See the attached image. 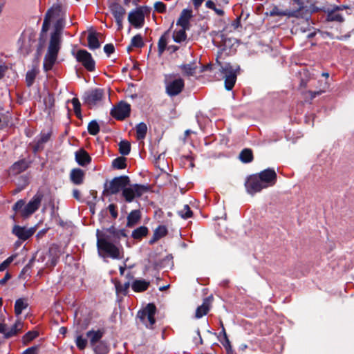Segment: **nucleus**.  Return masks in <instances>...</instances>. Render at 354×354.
<instances>
[{"label": "nucleus", "mask_w": 354, "mask_h": 354, "mask_svg": "<svg viewBox=\"0 0 354 354\" xmlns=\"http://www.w3.org/2000/svg\"><path fill=\"white\" fill-rule=\"evenodd\" d=\"M97 248L99 252H104L109 257L114 259H121L120 248L112 241L111 236L106 232L97 230Z\"/></svg>", "instance_id": "f257e3e1"}, {"label": "nucleus", "mask_w": 354, "mask_h": 354, "mask_svg": "<svg viewBox=\"0 0 354 354\" xmlns=\"http://www.w3.org/2000/svg\"><path fill=\"white\" fill-rule=\"evenodd\" d=\"M60 37H57V34H51L47 53L43 63V68L46 72L50 71L57 61L60 49Z\"/></svg>", "instance_id": "f03ea898"}, {"label": "nucleus", "mask_w": 354, "mask_h": 354, "mask_svg": "<svg viewBox=\"0 0 354 354\" xmlns=\"http://www.w3.org/2000/svg\"><path fill=\"white\" fill-rule=\"evenodd\" d=\"M216 62L221 66L220 71L223 74L224 85L227 91H231L236 82L237 74L240 71V66L237 64L232 65L226 63L224 66L216 59Z\"/></svg>", "instance_id": "7ed1b4c3"}, {"label": "nucleus", "mask_w": 354, "mask_h": 354, "mask_svg": "<svg viewBox=\"0 0 354 354\" xmlns=\"http://www.w3.org/2000/svg\"><path fill=\"white\" fill-rule=\"evenodd\" d=\"M130 178L128 176H120L113 178L109 183H105L103 196H111L117 194L120 192H122L125 187L130 185Z\"/></svg>", "instance_id": "20e7f679"}, {"label": "nucleus", "mask_w": 354, "mask_h": 354, "mask_svg": "<svg viewBox=\"0 0 354 354\" xmlns=\"http://www.w3.org/2000/svg\"><path fill=\"white\" fill-rule=\"evenodd\" d=\"M129 186V187H125L122 192V196L127 203H131L135 198L142 196L150 189L149 185H148L133 184Z\"/></svg>", "instance_id": "39448f33"}, {"label": "nucleus", "mask_w": 354, "mask_h": 354, "mask_svg": "<svg viewBox=\"0 0 354 354\" xmlns=\"http://www.w3.org/2000/svg\"><path fill=\"white\" fill-rule=\"evenodd\" d=\"M174 74L167 75L165 78V91L170 97L179 95L185 88V81L183 78L178 77L174 80H168V77H175Z\"/></svg>", "instance_id": "423d86ee"}, {"label": "nucleus", "mask_w": 354, "mask_h": 354, "mask_svg": "<svg viewBox=\"0 0 354 354\" xmlns=\"http://www.w3.org/2000/svg\"><path fill=\"white\" fill-rule=\"evenodd\" d=\"M156 305L153 303H149L142 310L138 311L137 317L147 328H152L153 325L156 323Z\"/></svg>", "instance_id": "0eeeda50"}, {"label": "nucleus", "mask_w": 354, "mask_h": 354, "mask_svg": "<svg viewBox=\"0 0 354 354\" xmlns=\"http://www.w3.org/2000/svg\"><path fill=\"white\" fill-rule=\"evenodd\" d=\"M43 198L44 195L41 192H37L34 195L21 210V217L26 218L35 213L39 208Z\"/></svg>", "instance_id": "6e6552de"}, {"label": "nucleus", "mask_w": 354, "mask_h": 354, "mask_svg": "<svg viewBox=\"0 0 354 354\" xmlns=\"http://www.w3.org/2000/svg\"><path fill=\"white\" fill-rule=\"evenodd\" d=\"M130 113L131 105L124 101L118 102L110 111V115L118 120H124Z\"/></svg>", "instance_id": "1a4fd4ad"}, {"label": "nucleus", "mask_w": 354, "mask_h": 354, "mask_svg": "<svg viewBox=\"0 0 354 354\" xmlns=\"http://www.w3.org/2000/svg\"><path fill=\"white\" fill-rule=\"evenodd\" d=\"M75 58L88 71L92 72L95 71V62L91 54L87 50L84 49L78 50L76 53Z\"/></svg>", "instance_id": "9d476101"}, {"label": "nucleus", "mask_w": 354, "mask_h": 354, "mask_svg": "<svg viewBox=\"0 0 354 354\" xmlns=\"http://www.w3.org/2000/svg\"><path fill=\"white\" fill-rule=\"evenodd\" d=\"M82 98L84 102L87 105L90 106H95L104 98V91L102 88H96L85 92Z\"/></svg>", "instance_id": "9b49d317"}, {"label": "nucleus", "mask_w": 354, "mask_h": 354, "mask_svg": "<svg viewBox=\"0 0 354 354\" xmlns=\"http://www.w3.org/2000/svg\"><path fill=\"white\" fill-rule=\"evenodd\" d=\"M245 187L247 192L250 195H254L266 189V186L263 185L257 174L250 175L247 178Z\"/></svg>", "instance_id": "f8f14e48"}, {"label": "nucleus", "mask_w": 354, "mask_h": 354, "mask_svg": "<svg viewBox=\"0 0 354 354\" xmlns=\"http://www.w3.org/2000/svg\"><path fill=\"white\" fill-rule=\"evenodd\" d=\"M298 11H292V10L290 9H282L280 8L278 6L274 4H271L266 8V12H265L266 16L270 17H287L288 18L290 17H297Z\"/></svg>", "instance_id": "ddd939ff"}, {"label": "nucleus", "mask_w": 354, "mask_h": 354, "mask_svg": "<svg viewBox=\"0 0 354 354\" xmlns=\"http://www.w3.org/2000/svg\"><path fill=\"white\" fill-rule=\"evenodd\" d=\"M266 188L274 185L277 180V175L274 169L268 168L257 174Z\"/></svg>", "instance_id": "4468645a"}, {"label": "nucleus", "mask_w": 354, "mask_h": 354, "mask_svg": "<svg viewBox=\"0 0 354 354\" xmlns=\"http://www.w3.org/2000/svg\"><path fill=\"white\" fill-rule=\"evenodd\" d=\"M128 21L134 28H142L145 23V15L142 8L131 11L128 15Z\"/></svg>", "instance_id": "2eb2a0df"}, {"label": "nucleus", "mask_w": 354, "mask_h": 354, "mask_svg": "<svg viewBox=\"0 0 354 354\" xmlns=\"http://www.w3.org/2000/svg\"><path fill=\"white\" fill-rule=\"evenodd\" d=\"M61 7L59 5L53 6L47 10L41 27L42 32H46L48 31L50 25V19L55 17H59Z\"/></svg>", "instance_id": "dca6fc26"}, {"label": "nucleus", "mask_w": 354, "mask_h": 354, "mask_svg": "<svg viewBox=\"0 0 354 354\" xmlns=\"http://www.w3.org/2000/svg\"><path fill=\"white\" fill-rule=\"evenodd\" d=\"M35 227L26 228V227L15 225L12 228V232L19 239L25 241L35 234Z\"/></svg>", "instance_id": "f3484780"}, {"label": "nucleus", "mask_w": 354, "mask_h": 354, "mask_svg": "<svg viewBox=\"0 0 354 354\" xmlns=\"http://www.w3.org/2000/svg\"><path fill=\"white\" fill-rule=\"evenodd\" d=\"M31 162L25 158L21 159L14 162L9 169L10 174L17 175L26 171L30 165Z\"/></svg>", "instance_id": "a211bd4d"}, {"label": "nucleus", "mask_w": 354, "mask_h": 354, "mask_svg": "<svg viewBox=\"0 0 354 354\" xmlns=\"http://www.w3.org/2000/svg\"><path fill=\"white\" fill-rule=\"evenodd\" d=\"M75 160L80 166L84 167L91 162V157L84 149H80L75 152Z\"/></svg>", "instance_id": "6ab92c4d"}, {"label": "nucleus", "mask_w": 354, "mask_h": 354, "mask_svg": "<svg viewBox=\"0 0 354 354\" xmlns=\"http://www.w3.org/2000/svg\"><path fill=\"white\" fill-rule=\"evenodd\" d=\"M105 334L104 328H99L97 330H90L86 333V337L89 339L91 346H94L95 344L101 342V339Z\"/></svg>", "instance_id": "aec40b11"}, {"label": "nucleus", "mask_w": 354, "mask_h": 354, "mask_svg": "<svg viewBox=\"0 0 354 354\" xmlns=\"http://www.w3.org/2000/svg\"><path fill=\"white\" fill-rule=\"evenodd\" d=\"M106 233H109L111 236V241L115 243H120L122 237H127V235L125 230H117L113 225L105 230Z\"/></svg>", "instance_id": "412c9836"}, {"label": "nucleus", "mask_w": 354, "mask_h": 354, "mask_svg": "<svg viewBox=\"0 0 354 354\" xmlns=\"http://www.w3.org/2000/svg\"><path fill=\"white\" fill-rule=\"evenodd\" d=\"M109 10L115 20L124 19L126 10L118 3L113 2L109 5Z\"/></svg>", "instance_id": "4be33fe9"}, {"label": "nucleus", "mask_w": 354, "mask_h": 354, "mask_svg": "<svg viewBox=\"0 0 354 354\" xmlns=\"http://www.w3.org/2000/svg\"><path fill=\"white\" fill-rule=\"evenodd\" d=\"M192 17V10L183 9L180 13V17L177 20L176 25L181 28H189V20Z\"/></svg>", "instance_id": "5701e85b"}, {"label": "nucleus", "mask_w": 354, "mask_h": 354, "mask_svg": "<svg viewBox=\"0 0 354 354\" xmlns=\"http://www.w3.org/2000/svg\"><path fill=\"white\" fill-rule=\"evenodd\" d=\"M326 8V7H318L315 5V3H310L309 7L307 6L304 8V12L301 13V16H299V18L303 19H310L311 17V15L313 13L318 12L320 11H323L325 12Z\"/></svg>", "instance_id": "b1692460"}, {"label": "nucleus", "mask_w": 354, "mask_h": 354, "mask_svg": "<svg viewBox=\"0 0 354 354\" xmlns=\"http://www.w3.org/2000/svg\"><path fill=\"white\" fill-rule=\"evenodd\" d=\"M85 176L84 171L80 168H74L71 169L70 173V180L74 184L77 185H82L84 183Z\"/></svg>", "instance_id": "393cba45"}, {"label": "nucleus", "mask_w": 354, "mask_h": 354, "mask_svg": "<svg viewBox=\"0 0 354 354\" xmlns=\"http://www.w3.org/2000/svg\"><path fill=\"white\" fill-rule=\"evenodd\" d=\"M342 10L340 6H336L332 9L326 8L325 12H327V20L329 21L342 22L344 18L337 11Z\"/></svg>", "instance_id": "a878e982"}, {"label": "nucleus", "mask_w": 354, "mask_h": 354, "mask_svg": "<svg viewBox=\"0 0 354 354\" xmlns=\"http://www.w3.org/2000/svg\"><path fill=\"white\" fill-rule=\"evenodd\" d=\"M168 233V230L165 225H158L153 231L151 239L149 241V245H153L161 238L165 236Z\"/></svg>", "instance_id": "bb28decb"}, {"label": "nucleus", "mask_w": 354, "mask_h": 354, "mask_svg": "<svg viewBox=\"0 0 354 354\" xmlns=\"http://www.w3.org/2000/svg\"><path fill=\"white\" fill-rule=\"evenodd\" d=\"M127 227H134L141 219V212L139 209L132 210L127 216Z\"/></svg>", "instance_id": "cd10ccee"}, {"label": "nucleus", "mask_w": 354, "mask_h": 354, "mask_svg": "<svg viewBox=\"0 0 354 354\" xmlns=\"http://www.w3.org/2000/svg\"><path fill=\"white\" fill-rule=\"evenodd\" d=\"M170 30H166L160 37L158 42V55L161 56L167 48V41L169 37Z\"/></svg>", "instance_id": "c85d7f7f"}, {"label": "nucleus", "mask_w": 354, "mask_h": 354, "mask_svg": "<svg viewBox=\"0 0 354 354\" xmlns=\"http://www.w3.org/2000/svg\"><path fill=\"white\" fill-rule=\"evenodd\" d=\"M149 285V281L145 279H136L132 283L131 288L134 292H141L147 290Z\"/></svg>", "instance_id": "c756f323"}, {"label": "nucleus", "mask_w": 354, "mask_h": 354, "mask_svg": "<svg viewBox=\"0 0 354 354\" xmlns=\"http://www.w3.org/2000/svg\"><path fill=\"white\" fill-rule=\"evenodd\" d=\"M179 68L181 69L184 75L189 77L193 76L195 74L197 66L196 62L194 61L189 64H181Z\"/></svg>", "instance_id": "7c9ffc66"}, {"label": "nucleus", "mask_w": 354, "mask_h": 354, "mask_svg": "<svg viewBox=\"0 0 354 354\" xmlns=\"http://www.w3.org/2000/svg\"><path fill=\"white\" fill-rule=\"evenodd\" d=\"M95 354H107L109 352V345L106 341H101L91 346Z\"/></svg>", "instance_id": "2f4dec72"}, {"label": "nucleus", "mask_w": 354, "mask_h": 354, "mask_svg": "<svg viewBox=\"0 0 354 354\" xmlns=\"http://www.w3.org/2000/svg\"><path fill=\"white\" fill-rule=\"evenodd\" d=\"M97 34L98 33H97L95 32H90L88 35V37H87L88 47L91 50L97 49L100 47V43L97 37Z\"/></svg>", "instance_id": "473e14b6"}, {"label": "nucleus", "mask_w": 354, "mask_h": 354, "mask_svg": "<svg viewBox=\"0 0 354 354\" xmlns=\"http://www.w3.org/2000/svg\"><path fill=\"white\" fill-rule=\"evenodd\" d=\"M145 46L142 37L140 34H137L133 36L131 40V44L127 47V50L129 52L133 48H141Z\"/></svg>", "instance_id": "72a5a7b5"}, {"label": "nucleus", "mask_w": 354, "mask_h": 354, "mask_svg": "<svg viewBox=\"0 0 354 354\" xmlns=\"http://www.w3.org/2000/svg\"><path fill=\"white\" fill-rule=\"evenodd\" d=\"M209 310V304L208 303L207 299H205L202 305L199 306L196 310L195 313V317L198 319L201 318L204 315H206Z\"/></svg>", "instance_id": "f704fd0d"}, {"label": "nucleus", "mask_w": 354, "mask_h": 354, "mask_svg": "<svg viewBox=\"0 0 354 354\" xmlns=\"http://www.w3.org/2000/svg\"><path fill=\"white\" fill-rule=\"evenodd\" d=\"M149 232V229L146 226H140L133 230L131 236L136 240H140L145 237Z\"/></svg>", "instance_id": "c9c22d12"}, {"label": "nucleus", "mask_w": 354, "mask_h": 354, "mask_svg": "<svg viewBox=\"0 0 354 354\" xmlns=\"http://www.w3.org/2000/svg\"><path fill=\"white\" fill-rule=\"evenodd\" d=\"M136 131L137 140H143L147 133V126L145 122H140L136 126Z\"/></svg>", "instance_id": "e433bc0d"}, {"label": "nucleus", "mask_w": 354, "mask_h": 354, "mask_svg": "<svg viewBox=\"0 0 354 354\" xmlns=\"http://www.w3.org/2000/svg\"><path fill=\"white\" fill-rule=\"evenodd\" d=\"M239 159L243 163L251 162L254 159L252 151L248 148L243 149L239 154Z\"/></svg>", "instance_id": "4c0bfd02"}, {"label": "nucleus", "mask_w": 354, "mask_h": 354, "mask_svg": "<svg viewBox=\"0 0 354 354\" xmlns=\"http://www.w3.org/2000/svg\"><path fill=\"white\" fill-rule=\"evenodd\" d=\"M189 30L187 28H182L178 31H174L173 34V39L176 43H181L187 39L186 30Z\"/></svg>", "instance_id": "58836bf2"}, {"label": "nucleus", "mask_w": 354, "mask_h": 354, "mask_svg": "<svg viewBox=\"0 0 354 354\" xmlns=\"http://www.w3.org/2000/svg\"><path fill=\"white\" fill-rule=\"evenodd\" d=\"M28 306V304L23 298H19L15 301V313L17 316L21 314L23 310H25Z\"/></svg>", "instance_id": "ea45409f"}, {"label": "nucleus", "mask_w": 354, "mask_h": 354, "mask_svg": "<svg viewBox=\"0 0 354 354\" xmlns=\"http://www.w3.org/2000/svg\"><path fill=\"white\" fill-rule=\"evenodd\" d=\"M23 323L21 321H16V322L13 324L10 329L8 331L6 332L5 337L6 338H9L17 335V333L21 329Z\"/></svg>", "instance_id": "a19ab883"}, {"label": "nucleus", "mask_w": 354, "mask_h": 354, "mask_svg": "<svg viewBox=\"0 0 354 354\" xmlns=\"http://www.w3.org/2000/svg\"><path fill=\"white\" fill-rule=\"evenodd\" d=\"M119 152L122 156H127L131 151V144L127 140H121L119 144Z\"/></svg>", "instance_id": "79ce46f5"}, {"label": "nucleus", "mask_w": 354, "mask_h": 354, "mask_svg": "<svg viewBox=\"0 0 354 354\" xmlns=\"http://www.w3.org/2000/svg\"><path fill=\"white\" fill-rule=\"evenodd\" d=\"M127 159L123 156L115 158L112 162V167L117 169H123L127 167Z\"/></svg>", "instance_id": "37998d69"}, {"label": "nucleus", "mask_w": 354, "mask_h": 354, "mask_svg": "<svg viewBox=\"0 0 354 354\" xmlns=\"http://www.w3.org/2000/svg\"><path fill=\"white\" fill-rule=\"evenodd\" d=\"M294 3L297 4L298 6V8L295 10H292V11H298L297 13V17L299 18V16H301L302 12H304V8L306 6L307 3H310L312 0H292Z\"/></svg>", "instance_id": "c03bdc74"}, {"label": "nucleus", "mask_w": 354, "mask_h": 354, "mask_svg": "<svg viewBox=\"0 0 354 354\" xmlns=\"http://www.w3.org/2000/svg\"><path fill=\"white\" fill-rule=\"evenodd\" d=\"M52 133H53V132H52V130H50V129L47 131H46L44 130L41 131L39 134V138L37 140V141L40 144H41L42 145L44 146V144L48 142L50 140Z\"/></svg>", "instance_id": "a18cd8bd"}, {"label": "nucleus", "mask_w": 354, "mask_h": 354, "mask_svg": "<svg viewBox=\"0 0 354 354\" xmlns=\"http://www.w3.org/2000/svg\"><path fill=\"white\" fill-rule=\"evenodd\" d=\"M87 129L90 135L96 136L100 132V126L96 120H91L88 124Z\"/></svg>", "instance_id": "49530a36"}, {"label": "nucleus", "mask_w": 354, "mask_h": 354, "mask_svg": "<svg viewBox=\"0 0 354 354\" xmlns=\"http://www.w3.org/2000/svg\"><path fill=\"white\" fill-rule=\"evenodd\" d=\"M130 286V282L127 281L124 283L118 282L115 283V288L118 293H121L123 295H127Z\"/></svg>", "instance_id": "de8ad7c7"}, {"label": "nucleus", "mask_w": 354, "mask_h": 354, "mask_svg": "<svg viewBox=\"0 0 354 354\" xmlns=\"http://www.w3.org/2000/svg\"><path fill=\"white\" fill-rule=\"evenodd\" d=\"M178 214L183 219H187L192 217L193 212L188 205H185L183 209L178 211Z\"/></svg>", "instance_id": "09e8293b"}, {"label": "nucleus", "mask_w": 354, "mask_h": 354, "mask_svg": "<svg viewBox=\"0 0 354 354\" xmlns=\"http://www.w3.org/2000/svg\"><path fill=\"white\" fill-rule=\"evenodd\" d=\"M309 19H304V21L301 23L296 25L294 28L295 29V31H299L301 32H306L308 31H310V26L308 22Z\"/></svg>", "instance_id": "8fccbe9b"}, {"label": "nucleus", "mask_w": 354, "mask_h": 354, "mask_svg": "<svg viewBox=\"0 0 354 354\" xmlns=\"http://www.w3.org/2000/svg\"><path fill=\"white\" fill-rule=\"evenodd\" d=\"M71 103L73 106V110L75 112V115L79 119L82 118V113H81V104L78 98L74 97L71 100Z\"/></svg>", "instance_id": "3c124183"}, {"label": "nucleus", "mask_w": 354, "mask_h": 354, "mask_svg": "<svg viewBox=\"0 0 354 354\" xmlns=\"http://www.w3.org/2000/svg\"><path fill=\"white\" fill-rule=\"evenodd\" d=\"M37 73L35 70L28 71L26 75V83L28 87H30L35 80Z\"/></svg>", "instance_id": "603ef678"}, {"label": "nucleus", "mask_w": 354, "mask_h": 354, "mask_svg": "<svg viewBox=\"0 0 354 354\" xmlns=\"http://www.w3.org/2000/svg\"><path fill=\"white\" fill-rule=\"evenodd\" d=\"M219 342L225 348L227 354H233V349L231 345V342L228 337L220 338L218 337Z\"/></svg>", "instance_id": "864d4df0"}, {"label": "nucleus", "mask_w": 354, "mask_h": 354, "mask_svg": "<svg viewBox=\"0 0 354 354\" xmlns=\"http://www.w3.org/2000/svg\"><path fill=\"white\" fill-rule=\"evenodd\" d=\"M328 86L327 82H325L324 83L322 88H319V90L315 91H308L307 93H308L310 95V100H312L317 96L320 95L322 93H324L326 91V89L328 88Z\"/></svg>", "instance_id": "5fc2aeb1"}, {"label": "nucleus", "mask_w": 354, "mask_h": 354, "mask_svg": "<svg viewBox=\"0 0 354 354\" xmlns=\"http://www.w3.org/2000/svg\"><path fill=\"white\" fill-rule=\"evenodd\" d=\"M44 103L46 109H52L55 106V98L53 94L49 93L44 99Z\"/></svg>", "instance_id": "6e6d98bb"}, {"label": "nucleus", "mask_w": 354, "mask_h": 354, "mask_svg": "<svg viewBox=\"0 0 354 354\" xmlns=\"http://www.w3.org/2000/svg\"><path fill=\"white\" fill-rule=\"evenodd\" d=\"M87 342H88L87 339L86 338H84L82 337V335H78L76 337V339H75L76 346L81 351L84 350L86 347Z\"/></svg>", "instance_id": "4d7b16f0"}, {"label": "nucleus", "mask_w": 354, "mask_h": 354, "mask_svg": "<svg viewBox=\"0 0 354 354\" xmlns=\"http://www.w3.org/2000/svg\"><path fill=\"white\" fill-rule=\"evenodd\" d=\"M38 336L39 333L37 331L30 330L27 332L23 337L24 343L26 344V342H29L35 339L36 337H37Z\"/></svg>", "instance_id": "13d9d810"}, {"label": "nucleus", "mask_w": 354, "mask_h": 354, "mask_svg": "<svg viewBox=\"0 0 354 354\" xmlns=\"http://www.w3.org/2000/svg\"><path fill=\"white\" fill-rule=\"evenodd\" d=\"M64 26V21L62 19H59L55 24V30L53 33L57 34V37H61V31Z\"/></svg>", "instance_id": "bf43d9fd"}, {"label": "nucleus", "mask_w": 354, "mask_h": 354, "mask_svg": "<svg viewBox=\"0 0 354 354\" xmlns=\"http://www.w3.org/2000/svg\"><path fill=\"white\" fill-rule=\"evenodd\" d=\"M154 9L158 13H165L167 11V6L162 1H157L154 3Z\"/></svg>", "instance_id": "052dcab7"}, {"label": "nucleus", "mask_w": 354, "mask_h": 354, "mask_svg": "<svg viewBox=\"0 0 354 354\" xmlns=\"http://www.w3.org/2000/svg\"><path fill=\"white\" fill-rule=\"evenodd\" d=\"M25 207V201L24 200L17 201L12 207V209L16 212H20L21 215V210Z\"/></svg>", "instance_id": "680f3d73"}, {"label": "nucleus", "mask_w": 354, "mask_h": 354, "mask_svg": "<svg viewBox=\"0 0 354 354\" xmlns=\"http://www.w3.org/2000/svg\"><path fill=\"white\" fill-rule=\"evenodd\" d=\"M112 218L115 219L118 216V207L115 204L111 203L107 207Z\"/></svg>", "instance_id": "e2e57ef3"}, {"label": "nucleus", "mask_w": 354, "mask_h": 354, "mask_svg": "<svg viewBox=\"0 0 354 354\" xmlns=\"http://www.w3.org/2000/svg\"><path fill=\"white\" fill-rule=\"evenodd\" d=\"M14 256H10L8 258H7L5 261H3L1 263H0V272L5 270L12 262Z\"/></svg>", "instance_id": "0e129e2a"}, {"label": "nucleus", "mask_w": 354, "mask_h": 354, "mask_svg": "<svg viewBox=\"0 0 354 354\" xmlns=\"http://www.w3.org/2000/svg\"><path fill=\"white\" fill-rule=\"evenodd\" d=\"M104 51L108 57L115 52V47L113 44H107L104 46Z\"/></svg>", "instance_id": "69168bd1"}, {"label": "nucleus", "mask_w": 354, "mask_h": 354, "mask_svg": "<svg viewBox=\"0 0 354 354\" xmlns=\"http://www.w3.org/2000/svg\"><path fill=\"white\" fill-rule=\"evenodd\" d=\"M44 148V146L40 144L37 140L35 144L32 147V152L34 154H36L37 152L42 151Z\"/></svg>", "instance_id": "338daca9"}, {"label": "nucleus", "mask_w": 354, "mask_h": 354, "mask_svg": "<svg viewBox=\"0 0 354 354\" xmlns=\"http://www.w3.org/2000/svg\"><path fill=\"white\" fill-rule=\"evenodd\" d=\"M38 346H35L26 349L21 354H37Z\"/></svg>", "instance_id": "774afa93"}]
</instances>
